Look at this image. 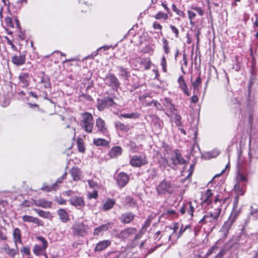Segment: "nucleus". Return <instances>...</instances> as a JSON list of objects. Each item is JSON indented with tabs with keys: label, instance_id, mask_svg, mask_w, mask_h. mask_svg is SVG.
I'll return each mask as SVG.
<instances>
[{
	"label": "nucleus",
	"instance_id": "9",
	"mask_svg": "<svg viewBox=\"0 0 258 258\" xmlns=\"http://www.w3.org/2000/svg\"><path fill=\"white\" fill-rule=\"evenodd\" d=\"M95 129L96 134H101L104 136H107L109 132L106 123L100 117L96 119Z\"/></svg>",
	"mask_w": 258,
	"mask_h": 258
},
{
	"label": "nucleus",
	"instance_id": "49",
	"mask_svg": "<svg viewBox=\"0 0 258 258\" xmlns=\"http://www.w3.org/2000/svg\"><path fill=\"white\" fill-rule=\"evenodd\" d=\"M73 229L76 235H79L81 233V225L79 223H76L73 225Z\"/></svg>",
	"mask_w": 258,
	"mask_h": 258
},
{
	"label": "nucleus",
	"instance_id": "53",
	"mask_svg": "<svg viewBox=\"0 0 258 258\" xmlns=\"http://www.w3.org/2000/svg\"><path fill=\"white\" fill-rule=\"evenodd\" d=\"M170 28L171 29L172 32L174 34L175 37L176 38H178L179 36V32L177 28L174 25H170Z\"/></svg>",
	"mask_w": 258,
	"mask_h": 258
},
{
	"label": "nucleus",
	"instance_id": "44",
	"mask_svg": "<svg viewBox=\"0 0 258 258\" xmlns=\"http://www.w3.org/2000/svg\"><path fill=\"white\" fill-rule=\"evenodd\" d=\"M218 249V246L216 245H213L212 247H211L207 251V252L206 253V256L209 257L211 254H212L213 253H215L216 252V251Z\"/></svg>",
	"mask_w": 258,
	"mask_h": 258
},
{
	"label": "nucleus",
	"instance_id": "32",
	"mask_svg": "<svg viewBox=\"0 0 258 258\" xmlns=\"http://www.w3.org/2000/svg\"><path fill=\"white\" fill-rule=\"evenodd\" d=\"M219 154V152L218 150H214L211 151H209L205 153L203 155V157L204 159L207 160H210L212 158H216Z\"/></svg>",
	"mask_w": 258,
	"mask_h": 258
},
{
	"label": "nucleus",
	"instance_id": "55",
	"mask_svg": "<svg viewBox=\"0 0 258 258\" xmlns=\"http://www.w3.org/2000/svg\"><path fill=\"white\" fill-rule=\"evenodd\" d=\"M125 201L131 205H136L137 204L136 200L130 196L126 197Z\"/></svg>",
	"mask_w": 258,
	"mask_h": 258
},
{
	"label": "nucleus",
	"instance_id": "60",
	"mask_svg": "<svg viewBox=\"0 0 258 258\" xmlns=\"http://www.w3.org/2000/svg\"><path fill=\"white\" fill-rule=\"evenodd\" d=\"M98 197V191L96 190H94L92 193L89 194V199H96Z\"/></svg>",
	"mask_w": 258,
	"mask_h": 258
},
{
	"label": "nucleus",
	"instance_id": "17",
	"mask_svg": "<svg viewBox=\"0 0 258 258\" xmlns=\"http://www.w3.org/2000/svg\"><path fill=\"white\" fill-rule=\"evenodd\" d=\"M135 215L132 212L122 214L119 217L120 222L123 224L131 223L135 219Z\"/></svg>",
	"mask_w": 258,
	"mask_h": 258
},
{
	"label": "nucleus",
	"instance_id": "40",
	"mask_svg": "<svg viewBox=\"0 0 258 258\" xmlns=\"http://www.w3.org/2000/svg\"><path fill=\"white\" fill-rule=\"evenodd\" d=\"M70 201L72 205L76 207H80L81 206V199L78 196L72 197Z\"/></svg>",
	"mask_w": 258,
	"mask_h": 258
},
{
	"label": "nucleus",
	"instance_id": "45",
	"mask_svg": "<svg viewBox=\"0 0 258 258\" xmlns=\"http://www.w3.org/2000/svg\"><path fill=\"white\" fill-rule=\"evenodd\" d=\"M34 211L40 216L44 218H48L50 216L49 212H46L39 209H34Z\"/></svg>",
	"mask_w": 258,
	"mask_h": 258
},
{
	"label": "nucleus",
	"instance_id": "36",
	"mask_svg": "<svg viewBox=\"0 0 258 258\" xmlns=\"http://www.w3.org/2000/svg\"><path fill=\"white\" fill-rule=\"evenodd\" d=\"M52 203L51 202L45 201L44 200H39L36 201L35 205L38 207L43 208H48L51 206Z\"/></svg>",
	"mask_w": 258,
	"mask_h": 258
},
{
	"label": "nucleus",
	"instance_id": "11",
	"mask_svg": "<svg viewBox=\"0 0 258 258\" xmlns=\"http://www.w3.org/2000/svg\"><path fill=\"white\" fill-rule=\"evenodd\" d=\"M216 197V196L214 197V194L211 189H207L203 194V197L201 199V205L203 206L204 205L207 206L211 205L213 201L214 202V199Z\"/></svg>",
	"mask_w": 258,
	"mask_h": 258
},
{
	"label": "nucleus",
	"instance_id": "50",
	"mask_svg": "<svg viewBox=\"0 0 258 258\" xmlns=\"http://www.w3.org/2000/svg\"><path fill=\"white\" fill-rule=\"evenodd\" d=\"M179 224L178 223H175L173 224V226L171 227V230H170V232L173 234V238H175L174 236L175 233H177V231L179 228Z\"/></svg>",
	"mask_w": 258,
	"mask_h": 258
},
{
	"label": "nucleus",
	"instance_id": "41",
	"mask_svg": "<svg viewBox=\"0 0 258 258\" xmlns=\"http://www.w3.org/2000/svg\"><path fill=\"white\" fill-rule=\"evenodd\" d=\"M202 84V79L200 74L197 77L196 81L191 83L194 90L198 89Z\"/></svg>",
	"mask_w": 258,
	"mask_h": 258
},
{
	"label": "nucleus",
	"instance_id": "38",
	"mask_svg": "<svg viewBox=\"0 0 258 258\" xmlns=\"http://www.w3.org/2000/svg\"><path fill=\"white\" fill-rule=\"evenodd\" d=\"M156 20H167L168 18V15L167 13H163L162 11H159L155 16H153Z\"/></svg>",
	"mask_w": 258,
	"mask_h": 258
},
{
	"label": "nucleus",
	"instance_id": "47",
	"mask_svg": "<svg viewBox=\"0 0 258 258\" xmlns=\"http://www.w3.org/2000/svg\"><path fill=\"white\" fill-rule=\"evenodd\" d=\"M162 103L164 106H165L169 109H171V108L173 107V105L171 103L170 99L168 98L165 97L163 99Z\"/></svg>",
	"mask_w": 258,
	"mask_h": 258
},
{
	"label": "nucleus",
	"instance_id": "48",
	"mask_svg": "<svg viewBox=\"0 0 258 258\" xmlns=\"http://www.w3.org/2000/svg\"><path fill=\"white\" fill-rule=\"evenodd\" d=\"M152 102H153V106L155 107H156V108L157 110H160V111H163L164 110V108H163L162 105L157 100H152Z\"/></svg>",
	"mask_w": 258,
	"mask_h": 258
},
{
	"label": "nucleus",
	"instance_id": "56",
	"mask_svg": "<svg viewBox=\"0 0 258 258\" xmlns=\"http://www.w3.org/2000/svg\"><path fill=\"white\" fill-rule=\"evenodd\" d=\"M67 175V173H64L61 177L57 179L56 182L55 183H54L53 186L51 187L52 189L56 190V186L57 183H60L61 181L66 178V176Z\"/></svg>",
	"mask_w": 258,
	"mask_h": 258
},
{
	"label": "nucleus",
	"instance_id": "63",
	"mask_svg": "<svg viewBox=\"0 0 258 258\" xmlns=\"http://www.w3.org/2000/svg\"><path fill=\"white\" fill-rule=\"evenodd\" d=\"M161 233L162 232L160 231L156 232L154 235V239L158 241L161 238Z\"/></svg>",
	"mask_w": 258,
	"mask_h": 258
},
{
	"label": "nucleus",
	"instance_id": "29",
	"mask_svg": "<svg viewBox=\"0 0 258 258\" xmlns=\"http://www.w3.org/2000/svg\"><path fill=\"white\" fill-rule=\"evenodd\" d=\"M94 145L96 146L107 147L109 144V141L103 138H94L93 141Z\"/></svg>",
	"mask_w": 258,
	"mask_h": 258
},
{
	"label": "nucleus",
	"instance_id": "18",
	"mask_svg": "<svg viewBox=\"0 0 258 258\" xmlns=\"http://www.w3.org/2000/svg\"><path fill=\"white\" fill-rule=\"evenodd\" d=\"M114 125L116 131L119 132L128 133L132 128L129 124H124L120 121L114 122Z\"/></svg>",
	"mask_w": 258,
	"mask_h": 258
},
{
	"label": "nucleus",
	"instance_id": "4",
	"mask_svg": "<svg viewBox=\"0 0 258 258\" xmlns=\"http://www.w3.org/2000/svg\"><path fill=\"white\" fill-rule=\"evenodd\" d=\"M94 126L93 116L91 113L85 112L82 113V127L87 133L92 132Z\"/></svg>",
	"mask_w": 258,
	"mask_h": 258
},
{
	"label": "nucleus",
	"instance_id": "39",
	"mask_svg": "<svg viewBox=\"0 0 258 258\" xmlns=\"http://www.w3.org/2000/svg\"><path fill=\"white\" fill-rule=\"evenodd\" d=\"M163 43V49L165 54H168L170 52V47L168 41L165 38H163L162 39Z\"/></svg>",
	"mask_w": 258,
	"mask_h": 258
},
{
	"label": "nucleus",
	"instance_id": "12",
	"mask_svg": "<svg viewBox=\"0 0 258 258\" xmlns=\"http://www.w3.org/2000/svg\"><path fill=\"white\" fill-rule=\"evenodd\" d=\"M39 239L42 242V246L39 245H35L33 247V251L37 255L43 254V258H47L46 254L44 253V250L47 246V242L44 238L42 237H39Z\"/></svg>",
	"mask_w": 258,
	"mask_h": 258
},
{
	"label": "nucleus",
	"instance_id": "21",
	"mask_svg": "<svg viewBox=\"0 0 258 258\" xmlns=\"http://www.w3.org/2000/svg\"><path fill=\"white\" fill-rule=\"evenodd\" d=\"M111 244V241L110 240H104L99 241L97 243L94 251H101L105 249L107 247L110 246Z\"/></svg>",
	"mask_w": 258,
	"mask_h": 258
},
{
	"label": "nucleus",
	"instance_id": "46",
	"mask_svg": "<svg viewBox=\"0 0 258 258\" xmlns=\"http://www.w3.org/2000/svg\"><path fill=\"white\" fill-rule=\"evenodd\" d=\"M172 9L173 11L175 12L176 14L178 15V16L182 18H184L185 17L184 13L183 11H180L179 9H178L175 4H172Z\"/></svg>",
	"mask_w": 258,
	"mask_h": 258
},
{
	"label": "nucleus",
	"instance_id": "43",
	"mask_svg": "<svg viewBox=\"0 0 258 258\" xmlns=\"http://www.w3.org/2000/svg\"><path fill=\"white\" fill-rule=\"evenodd\" d=\"M160 64L162 67V69L164 73L167 72V62L166 58V57L164 55L162 56L160 61Z\"/></svg>",
	"mask_w": 258,
	"mask_h": 258
},
{
	"label": "nucleus",
	"instance_id": "2",
	"mask_svg": "<svg viewBox=\"0 0 258 258\" xmlns=\"http://www.w3.org/2000/svg\"><path fill=\"white\" fill-rule=\"evenodd\" d=\"M175 187V186L171 181L167 178H164L159 182L156 186V191L157 195L159 197L171 195L174 194Z\"/></svg>",
	"mask_w": 258,
	"mask_h": 258
},
{
	"label": "nucleus",
	"instance_id": "30",
	"mask_svg": "<svg viewBox=\"0 0 258 258\" xmlns=\"http://www.w3.org/2000/svg\"><path fill=\"white\" fill-rule=\"evenodd\" d=\"M12 62L17 65L20 66L25 62V57L24 55H15L12 58Z\"/></svg>",
	"mask_w": 258,
	"mask_h": 258
},
{
	"label": "nucleus",
	"instance_id": "28",
	"mask_svg": "<svg viewBox=\"0 0 258 258\" xmlns=\"http://www.w3.org/2000/svg\"><path fill=\"white\" fill-rule=\"evenodd\" d=\"M171 226H166L161 233V238H163L165 241H169L173 237V234L170 232Z\"/></svg>",
	"mask_w": 258,
	"mask_h": 258
},
{
	"label": "nucleus",
	"instance_id": "27",
	"mask_svg": "<svg viewBox=\"0 0 258 258\" xmlns=\"http://www.w3.org/2000/svg\"><path fill=\"white\" fill-rule=\"evenodd\" d=\"M153 218L154 217L152 215H150L148 217V218L145 220L144 224L143 225L140 231V233L143 234L146 232L147 229L150 226L151 222Z\"/></svg>",
	"mask_w": 258,
	"mask_h": 258
},
{
	"label": "nucleus",
	"instance_id": "6",
	"mask_svg": "<svg viewBox=\"0 0 258 258\" xmlns=\"http://www.w3.org/2000/svg\"><path fill=\"white\" fill-rule=\"evenodd\" d=\"M148 160L145 154L135 155L131 157L130 164L133 167H141L148 164Z\"/></svg>",
	"mask_w": 258,
	"mask_h": 258
},
{
	"label": "nucleus",
	"instance_id": "7",
	"mask_svg": "<svg viewBox=\"0 0 258 258\" xmlns=\"http://www.w3.org/2000/svg\"><path fill=\"white\" fill-rule=\"evenodd\" d=\"M106 85L117 91L120 88V83L118 79L112 73H107L104 79Z\"/></svg>",
	"mask_w": 258,
	"mask_h": 258
},
{
	"label": "nucleus",
	"instance_id": "57",
	"mask_svg": "<svg viewBox=\"0 0 258 258\" xmlns=\"http://www.w3.org/2000/svg\"><path fill=\"white\" fill-rule=\"evenodd\" d=\"M225 250L223 249H221L214 258H224V256L225 255Z\"/></svg>",
	"mask_w": 258,
	"mask_h": 258
},
{
	"label": "nucleus",
	"instance_id": "58",
	"mask_svg": "<svg viewBox=\"0 0 258 258\" xmlns=\"http://www.w3.org/2000/svg\"><path fill=\"white\" fill-rule=\"evenodd\" d=\"M128 118L137 119L139 118L140 114L138 112H132L131 113H128Z\"/></svg>",
	"mask_w": 258,
	"mask_h": 258
},
{
	"label": "nucleus",
	"instance_id": "3",
	"mask_svg": "<svg viewBox=\"0 0 258 258\" xmlns=\"http://www.w3.org/2000/svg\"><path fill=\"white\" fill-rule=\"evenodd\" d=\"M132 63L136 70L147 71L151 69L152 62L150 57L133 58Z\"/></svg>",
	"mask_w": 258,
	"mask_h": 258
},
{
	"label": "nucleus",
	"instance_id": "26",
	"mask_svg": "<svg viewBox=\"0 0 258 258\" xmlns=\"http://www.w3.org/2000/svg\"><path fill=\"white\" fill-rule=\"evenodd\" d=\"M115 204V201L113 199L108 198L104 202L102 206L104 211H107L111 209Z\"/></svg>",
	"mask_w": 258,
	"mask_h": 258
},
{
	"label": "nucleus",
	"instance_id": "35",
	"mask_svg": "<svg viewBox=\"0 0 258 258\" xmlns=\"http://www.w3.org/2000/svg\"><path fill=\"white\" fill-rule=\"evenodd\" d=\"M72 176L75 181H78L80 179L81 172L79 168H73L71 170Z\"/></svg>",
	"mask_w": 258,
	"mask_h": 258
},
{
	"label": "nucleus",
	"instance_id": "62",
	"mask_svg": "<svg viewBox=\"0 0 258 258\" xmlns=\"http://www.w3.org/2000/svg\"><path fill=\"white\" fill-rule=\"evenodd\" d=\"M199 101V98L196 95H194L190 99V103H197Z\"/></svg>",
	"mask_w": 258,
	"mask_h": 258
},
{
	"label": "nucleus",
	"instance_id": "23",
	"mask_svg": "<svg viewBox=\"0 0 258 258\" xmlns=\"http://www.w3.org/2000/svg\"><path fill=\"white\" fill-rule=\"evenodd\" d=\"M245 185L240 181H236L234 187V190L238 196H243L245 192Z\"/></svg>",
	"mask_w": 258,
	"mask_h": 258
},
{
	"label": "nucleus",
	"instance_id": "61",
	"mask_svg": "<svg viewBox=\"0 0 258 258\" xmlns=\"http://www.w3.org/2000/svg\"><path fill=\"white\" fill-rule=\"evenodd\" d=\"M236 181H247V179H246V177H245V175H244L243 174H241V173H239L238 174V175L237 177V180Z\"/></svg>",
	"mask_w": 258,
	"mask_h": 258
},
{
	"label": "nucleus",
	"instance_id": "5",
	"mask_svg": "<svg viewBox=\"0 0 258 258\" xmlns=\"http://www.w3.org/2000/svg\"><path fill=\"white\" fill-rule=\"evenodd\" d=\"M194 230L190 225L188 224L184 225L182 224L179 228V231L175 234L174 237L175 239L180 238L184 239H190L193 236Z\"/></svg>",
	"mask_w": 258,
	"mask_h": 258
},
{
	"label": "nucleus",
	"instance_id": "10",
	"mask_svg": "<svg viewBox=\"0 0 258 258\" xmlns=\"http://www.w3.org/2000/svg\"><path fill=\"white\" fill-rule=\"evenodd\" d=\"M195 209L192 203L189 201L184 202L182 206L179 209V212L182 215L186 213L187 215L192 218L194 216V213Z\"/></svg>",
	"mask_w": 258,
	"mask_h": 258
},
{
	"label": "nucleus",
	"instance_id": "14",
	"mask_svg": "<svg viewBox=\"0 0 258 258\" xmlns=\"http://www.w3.org/2000/svg\"><path fill=\"white\" fill-rule=\"evenodd\" d=\"M171 160L174 166L186 164V160L182 157L181 153L178 149L174 151V155L171 157Z\"/></svg>",
	"mask_w": 258,
	"mask_h": 258
},
{
	"label": "nucleus",
	"instance_id": "25",
	"mask_svg": "<svg viewBox=\"0 0 258 258\" xmlns=\"http://www.w3.org/2000/svg\"><path fill=\"white\" fill-rule=\"evenodd\" d=\"M23 220L25 222H32L37 224L38 226H43V222L39 220L37 218L33 217L31 216L24 215L23 217Z\"/></svg>",
	"mask_w": 258,
	"mask_h": 258
},
{
	"label": "nucleus",
	"instance_id": "34",
	"mask_svg": "<svg viewBox=\"0 0 258 258\" xmlns=\"http://www.w3.org/2000/svg\"><path fill=\"white\" fill-rule=\"evenodd\" d=\"M240 214V210H237L236 208H233L228 218V219L234 223L237 217L239 216Z\"/></svg>",
	"mask_w": 258,
	"mask_h": 258
},
{
	"label": "nucleus",
	"instance_id": "54",
	"mask_svg": "<svg viewBox=\"0 0 258 258\" xmlns=\"http://www.w3.org/2000/svg\"><path fill=\"white\" fill-rule=\"evenodd\" d=\"M153 27L155 30H159L160 31V34L161 35L163 34V33L162 32V26L157 21H155L153 23Z\"/></svg>",
	"mask_w": 258,
	"mask_h": 258
},
{
	"label": "nucleus",
	"instance_id": "20",
	"mask_svg": "<svg viewBox=\"0 0 258 258\" xmlns=\"http://www.w3.org/2000/svg\"><path fill=\"white\" fill-rule=\"evenodd\" d=\"M234 223L229 220L228 219L225 221L222 225L220 232L223 235V238H226L229 234V230L231 228L232 225Z\"/></svg>",
	"mask_w": 258,
	"mask_h": 258
},
{
	"label": "nucleus",
	"instance_id": "13",
	"mask_svg": "<svg viewBox=\"0 0 258 258\" xmlns=\"http://www.w3.org/2000/svg\"><path fill=\"white\" fill-rule=\"evenodd\" d=\"M129 180V175L123 172L119 173L116 178L117 185L120 188H122L124 187L128 182Z\"/></svg>",
	"mask_w": 258,
	"mask_h": 258
},
{
	"label": "nucleus",
	"instance_id": "51",
	"mask_svg": "<svg viewBox=\"0 0 258 258\" xmlns=\"http://www.w3.org/2000/svg\"><path fill=\"white\" fill-rule=\"evenodd\" d=\"M165 215H167V216H171L173 217H176L178 216V214H177L175 210L173 209L168 210L164 213Z\"/></svg>",
	"mask_w": 258,
	"mask_h": 258
},
{
	"label": "nucleus",
	"instance_id": "15",
	"mask_svg": "<svg viewBox=\"0 0 258 258\" xmlns=\"http://www.w3.org/2000/svg\"><path fill=\"white\" fill-rule=\"evenodd\" d=\"M137 231L136 228L128 227L124 228L118 234V237L122 239H127L131 237Z\"/></svg>",
	"mask_w": 258,
	"mask_h": 258
},
{
	"label": "nucleus",
	"instance_id": "52",
	"mask_svg": "<svg viewBox=\"0 0 258 258\" xmlns=\"http://www.w3.org/2000/svg\"><path fill=\"white\" fill-rule=\"evenodd\" d=\"M190 9L192 10L196 11L200 16H203L204 15V12L201 7L191 6Z\"/></svg>",
	"mask_w": 258,
	"mask_h": 258
},
{
	"label": "nucleus",
	"instance_id": "24",
	"mask_svg": "<svg viewBox=\"0 0 258 258\" xmlns=\"http://www.w3.org/2000/svg\"><path fill=\"white\" fill-rule=\"evenodd\" d=\"M29 75L27 73H22L19 76L20 83L22 87H27L29 85Z\"/></svg>",
	"mask_w": 258,
	"mask_h": 258
},
{
	"label": "nucleus",
	"instance_id": "59",
	"mask_svg": "<svg viewBox=\"0 0 258 258\" xmlns=\"http://www.w3.org/2000/svg\"><path fill=\"white\" fill-rule=\"evenodd\" d=\"M187 14L188 19L190 20V22L192 20H194L196 17V14L194 12L191 11H188Z\"/></svg>",
	"mask_w": 258,
	"mask_h": 258
},
{
	"label": "nucleus",
	"instance_id": "37",
	"mask_svg": "<svg viewBox=\"0 0 258 258\" xmlns=\"http://www.w3.org/2000/svg\"><path fill=\"white\" fill-rule=\"evenodd\" d=\"M3 249L7 254L12 257H14L17 252V250L13 248H10L7 244L4 246Z\"/></svg>",
	"mask_w": 258,
	"mask_h": 258
},
{
	"label": "nucleus",
	"instance_id": "42",
	"mask_svg": "<svg viewBox=\"0 0 258 258\" xmlns=\"http://www.w3.org/2000/svg\"><path fill=\"white\" fill-rule=\"evenodd\" d=\"M117 68L121 73L120 76L124 77L126 79H127L130 77V72L122 66H119Z\"/></svg>",
	"mask_w": 258,
	"mask_h": 258
},
{
	"label": "nucleus",
	"instance_id": "22",
	"mask_svg": "<svg viewBox=\"0 0 258 258\" xmlns=\"http://www.w3.org/2000/svg\"><path fill=\"white\" fill-rule=\"evenodd\" d=\"M122 152V149L119 146H115L110 149L108 155L110 158H115L121 155Z\"/></svg>",
	"mask_w": 258,
	"mask_h": 258
},
{
	"label": "nucleus",
	"instance_id": "16",
	"mask_svg": "<svg viewBox=\"0 0 258 258\" xmlns=\"http://www.w3.org/2000/svg\"><path fill=\"white\" fill-rule=\"evenodd\" d=\"M113 222H110L96 227L95 228L93 232L94 236L103 235V232L109 229H112L113 227Z\"/></svg>",
	"mask_w": 258,
	"mask_h": 258
},
{
	"label": "nucleus",
	"instance_id": "31",
	"mask_svg": "<svg viewBox=\"0 0 258 258\" xmlns=\"http://www.w3.org/2000/svg\"><path fill=\"white\" fill-rule=\"evenodd\" d=\"M13 235L16 246L17 247L18 243L22 242L20 230L18 228H16L14 230Z\"/></svg>",
	"mask_w": 258,
	"mask_h": 258
},
{
	"label": "nucleus",
	"instance_id": "19",
	"mask_svg": "<svg viewBox=\"0 0 258 258\" xmlns=\"http://www.w3.org/2000/svg\"><path fill=\"white\" fill-rule=\"evenodd\" d=\"M177 82L179 85V88L183 91L185 95L189 96L190 93L188 90L187 84L183 76L181 75L178 77Z\"/></svg>",
	"mask_w": 258,
	"mask_h": 258
},
{
	"label": "nucleus",
	"instance_id": "1",
	"mask_svg": "<svg viewBox=\"0 0 258 258\" xmlns=\"http://www.w3.org/2000/svg\"><path fill=\"white\" fill-rule=\"evenodd\" d=\"M220 195H217L214 199V205H217L213 211H211L205 215L199 223L202 225H207L212 229L215 228L218 223L219 218L222 211V204L226 201V198L222 199Z\"/></svg>",
	"mask_w": 258,
	"mask_h": 258
},
{
	"label": "nucleus",
	"instance_id": "64",
	"mask_svg": "<svg viewBox=\"0 0 258 258\" xmlns=\"http://www.w3.org/2000/svg\"><path fill=\"white\" fill-rule=\"evenodd\" d=\"M88 182L89 186L91 188H95L97 186V183L93 180H89Z\"/></svg>",
	"mask_w": 258,
	"mask_h": 258
},
{
	"label": "nucleus",
	"instance_id": "8",
	"mask_svg": "<svg viewBox=\"0 0 258 258\" xmlns=\"http://www.w3.org/2000/svg\"><path fill=\"white\" fill-rule=\"evenodd\" d=\"M116 103L114 101L113 98L110 97H107L103 99H98L97 108L100 111H103L106 108L115 107Z\"/></svg>",
	"mask_w": 258,
	"mask_h": 258
},
{
	"label": "nucleus",
	"instance_id": "33",
	"mask_svg": "<svg viewBox=\"0 0 258 258\" xmlns=\"http://www.w3.org/2000/svg\"><path fill=\"white\" fill-rule=\"evenodd\" d=\"M57 214L62 222H67L69 221V215L64 210L62 209H59L57 211Z\"/></svg>",
	"mask_w": 258,
	"mask_h": 258
}]
</instances>
